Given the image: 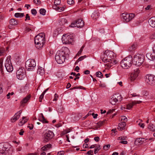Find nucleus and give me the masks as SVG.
Instances as JSON below:
<instances>
[{
	"label": "nucleus",
	"mask_w": 155,
	"mask_h": 155,
	"mask_svg": "<svg viewBox=\"0 0 155 155\" xmlns=\"http://www.w3.org/2000/svg\"><path fill=\"white\" fill-rule=\"evenodd\" d=\"M70 52L69 49L67 47H64L62 50L57 51L55 56L56 61L59 64H62L66 58L69 57Z\"/></svg>",
	"instance_id": "f257e3e1"
},
{
	"label": "nucleus",
	"mask_w": 155,
	"mask_h": 155,
	"mask_svg": "<svg viewBox=\"0 0 155 155\" xmlns=\"http://www.w3.org/2000/svg\"><path fill=\"white\" fill-rule=\"evenodd\" d=\"M45 34L44 33H39L35 36V43L38 49L43 47L45 42Z\"/></svg>",
	"instance_id": "f03ea898"
},
{
	"label": "nucleus",
	"mask_w": 155,
	"mask_h": 155,
	"mask_svg": "<svg viewBox=\"0 0 155 155\" xmlns=\"http://www.w3.org/2000/svg\"><path fill=\"white\" fill-rule=\"evenodd\" d=\"M132 61V56L129 55L122 60L120 63L121 66L123 68L128 69L131 66Z\"/></svg>",
	"instance_id": "7ed1b4c3"
},
{
	"label": "nucleus",
	"mask_w": 155,
	"mask_h": 155,
	"mask_svg": "<svg viewBox=\"0 0 155 155\" xmlns=\"http://www.w3.org/2000/svg\"><path fill=\"white\" fill-rule=\"evenodd\" d=\"M7 145L0 143V155H12L13 151L12 148H9Z\"/></svg>",
	"instance_id": "20e7f679"
},
{
	"label": "nucleus",
	"mask_w": 155,
	"mask_h": 155,
	"mask_svg": "<svg viewBox=\"0 0 155 155\" xmlns=\"http://www.w3.org/2000/svg\"><path fill=\"white\" fill-rule=\"evenodd\" d=\"M145 57L142 54H135L133 58V62L136 65L140 66L143 63Z\"/></svg>",
	"instance_id": "39448f33"
},
{
	"label": "nucleus",
	"mask_w": 155,
	"mask_h": 155,
	"mask_svg": "<svg viewBox=\"0 0 155 155\" xmlns=\"http://www.w3.org/2000/svg\"><path fill=\"white\" fill-rule=\"evenodd\" d=\"M122 100V97L119 94H115L110 97V103L112 105H115L120 102Z\"/></svg>",
	"instance_id": "423d86ee"
},
{
	"label": "nucleus",
	"mask_w": 155,
	"mask_h": 155,
	"mask_svg": "<svg viewBox=\"0 0 155 155\" xmlns=\"http://www.w3.org/2000/svg\"><path fill=\"white\" fill-rule=\"evenodd\" d=\"M74 38L71 35L64 34L62 38V41L63 44H69L71 43L73 41Z\"/></svg>",
	"instance_id": "0eeeda50"
},
{
	"label": "nucleus",
	"mask_w": 155,
	"mask_h": 155,
	"mask_svg": "<svg viewBox=\"0 0 155 155\" xmlns=\"http://www.w3.org/2000/svg\"><path fill=\"white\" fill-rule=\"evenodd\" d=\"M36 66L35 62L34 59H29L25 62V66L27 70L32 71Z\"/></svg>",
	"instance_id": "6e6552de"
},
{
	"label": "nucleus",
	"mask_w": 155,
	"mask_h": 155,
	"mask_svg": "<svg viewBox=\"0 0 155 155\" xmlns=\"http://www.w3.org/2000/svg\"><path fill=\"white\" fill-rule=\"evenodd\" d=\"M145 81L149 85H155V76L150 74L147 75L145 77Z\"/></svg>",
	"instance_id": "1a4fd4ad"
},
{
	"label": "nucleus",
	"mask_w": 155,
	"mask_h": 155,
	"mask_svg": "<svg viewBox=\"0 0 155 155\" xmlns=\"http://www.w3.org/2000/svg\"><path fill=\"white\" fill-rule=\"evenodd\" d=\"M16 74L18 79L20 80L23 79L26 76L25 70L23 68H19L17 71Z\"/></svg>",
	"instance_id": "9d476101"
},
{
	"label": "nucleus",
	"mask_w": 155,
	"mask_h": 155,
	"mask_svg": "<svg viewBox=\"0 0 155 155\" xmlns=\"http://www.w3.org/2000/svg\"><path fill=\"white\" fill-rule=\"evenodd\" d=\"M10 58V56H8L7 58L5 64L6 69L8 72H12L13 69V67L11 63Z\"/></svg>",
	"instance_id": "9b49d317"
},
{
	"label": "nucleus",
	"mask_w": 155,
	"mask_h": 155,
	"mask_svg": "<svg viewBox=\"0 0 155 155\" xmlns=\"http://www.w3.org/2000/svg\"><path fill=\"white\" fill-rule=\"evenodd\" d=\"M122 15L124 21L126 22L130 21L134 17L135 15L133 13L129 14L127 13H123Z\"/></svg>",
	"instance_id": "f8f14e48"
},
{
	"label": "nucleus",
	"mask_w": 155,
	"mask_h": 155,
	"mask_svg": "<svg viewBox=\"0 0 155 155\" xmlns=\"http://www.w3.org/2000/svg\"><path fill=\"white\" fill-rule=\"evenodd\" d=\"M54 133L51 131H47L43 135L44 141V142H47L54 137Z\"/></svg>",
	"instance_id": "ddd939ff"
},
{
	"label": "nucleus",
	"mask_w": 155,
	"mask_h": 155,
	"mask_svg": "<svg viewBox=\"0 0 155 155\" xmlns=\"http://www.w3.org/2000/svg\"><path fill=\"white\" fill-rule=\"evenodd\" d=\"M114 57V53L112 51L107 50V61H113L114 63L116 64L117 61L115 60Z\"/></svg>",
	"instance_id": "4468645a"
},
{
	"label": "nucleus",
	"mask_w": 155,
	"mask_h": 155,
	"mask_svg": "<svg viewBox=\"0 0 155 155\" xmlns=\"http://www.w3.org/2000/svg\"><path fill=\"white\" fill-rule=\"evenodd\" d=\"M21 113L22 111L20 110L17 113H16L13 118L11 119V122H14L16 121L19 118Z\"/></svg>",
	"instance_id": "2eb2a0df"
},
{
	"label": "nucleus",
	"mask_w": 155,
	"mask_h": 155,
	"mask_svg": "<svg viewBox=\"0 0 155 155\" xmlns=\"http://www.w3.org/2000/svg\"><path fill=\"white\" fill-rule=\"evenodd\" d=\"M142 102L141 101H134L132 103L128 104L127 106V109H130L133 106L136 104H139Z\"/></svg>",
	"instance_id": "dca6fc26"
},
{
	"label": "nucleus",
	"mask_w": 155,
	"mask_h": 155,
	"mask_svg": "<svg viewBox=\"0 0 155 155\" xmlns=\"http://www.w3.org/2000/svg\"><path fill=\"white\" fill-rule=\"evenodd\" d=\"M150 25L152 27L155 28V17L150 18L148 21Z\"/></svg>",
	"instance_id": "f3484780"
},
{
	"label": "nucleus",
	"mask_w": 155,
	"mask_h": 155,
	"mask_svg": "<svg viewBox=\"0 0 155 155\" xmlns=\"http://www.w3.org/2000/svg\"><path fill=\"white\" fill-rule=\"evenodd\" d=\"M31 96L30 95H27L25 97L21 102V105L24 106V104L27 103L28 101L30 99Z\"/></svg>",
	"instance_id": "a211bd4d"
},
{
	"label": "nucleus",
	"mask_w": 155,
	"mask_h": 155,
	"mask_svg": "<svg viewBox=\"0 0 155 155\" xmlns=\"http://www.w3.org/2000/svg\"><path fill=\"white\" fill-rule=\"evenodd\" d=\"M77 25V27L81 28L84 25V22L81 19H78L76 21Z\"/></svg>",
	"instance_id": "6ab92c4d"
},
{
	"label": "nucleus",
	"mask_w": 155,
	"mask_h": 155,
	"mask_svg": "<svg viewBox=\"0 0 155 155\" xmlns=\"http://www.w3.org/2000/svg\"><path fill=\"white\" fill-rule=\"evenodd\" d=\"M53 8L56 10L61 12L63 11L66 8V6L64 5L62 7L56 6H53Z\"/></svg>",
	"instance_id": "aec40b11"
},
{
	"label": "nucleus",
	"mask_w": 155,
	"mask_h": 155,
	"mask_svg": "<svg viewBox=\"0 0 155 155\" xmlns=\"http://www.w3.org/2000/svg\"><path fill=\"white\" fill-rule=\"evenodd\" d=\"M146 56L150 60H155V52H153L151 54L147 53L146 54Z\"/></svg>",
	"instance_id": "412c9836"
},
{
	"label": "nucleus",
	"mask_w": 155,
	"mask_h": 155,
	"mask_svg": "<svg viewBox=\"0 0 155 155\" xmlns=\"http://www.w3.org/2000/svg\"><path fill=\"white\" fill-rule=\"evenodd\" d=\"M147 140V139H145V138H137L136 140L135 141V143L137 144L138 143H138L140 144H142L143 143H145V141Z\"/></svg>",
	"instance_id": "4be33fe9"
},
{
	"label": "nucleus",
	"mask_w": 155,
	"mask_h": 155,
	"mask_svg": "<svg viewBox=\"0 0 155 155\" xmlns=\"http://www.w3.org/2000/svg\"><path fill=\"white\" fill-rule=\"evenodd\" d=\"M52 147L51 144L49 143L48 144L42 147L41 148V150L42 151H46L51 148Z\"/></svg>",
	"instance_id": "5701e85b"
},
{
	"label": "nucleus",
	"mask_w": 155,
	"mask_h": 155,
	"mask_svg": "<svg viewBox=\"0 0 155 155\" xmlns=\"http://www.w3.org/2000/svg\"><path fill=\"white\" fill-rule=\"evenodd\" d=\"M126 125V123L123 122V121H122V122L119 124L117 129L119 130H123L124 129Z\"/></svg>",
	"instance_id": "b1692460"
},
{
	"label": "nucleus",
	"mask_w": 155,
	"mask_h": 155,
	"mask_svg": "<svg viewBox=\"0 0 155 155\" xmlns=\"http://www.w3.org/2000/svg\"><path fill=\"white\" fill-rule=\"evenodd\" d=\"M37 73L40 75L42 76L45 73L44 69L40 67H38L37 70Z\"/></svg>",
	"instance_id": "393cba45"
},
{
	"label": "nucleus",
	"mask_w": 155,
	"mask_h": 155,
	"mask_svg": "<svg viewBox=\"0 0 155 155\" xmlns=\"http://www.w3.org/2000/svg\"><path fill=\"white\" fill-rule=\"evenodd\" d=\"M22 120H21L18 123V125L20 126H22L26 123L27 121V119L26 117H23L22 118Z\"/></svg>",
	"instance_id": "a878e982"
},
{
	"label": "nucleus",
	"mask_w": 155,
	"mask_h": 155,
	"mask_svg": "<svg viewBox=\"0 0 155 155\" xmlns=\"http://www.w3.org/2000/svg\"><path fill=\"white\" fill-rule=\"evenodd\" d=\"M99 16V13L97 12H94L91 15V17L93 19L96 20Z\"/></svg>",
	"instance_id": "bb28decb"
},
{
	"label": "nucleus",
	"mask_w": 155,
	"mask_h": 155,
	"mask_svg": "<svg viewBox=\"0 0 155 155\" xmlns=\"http://www.w3.org/2000/svg\"><path fill=\"white\" fill-rule=\"evenodd\" d=\"M137 48V44L136 43H134L131 45L129 49V50L132 51L135 50Z\"/></svg>",
	"instance_id": "cd10ccee"
},
{
	"label": "nucleus",
	"mask_w": 155,
	"mask_h": 155,
	"mask_svg": "<svg viewBox=\"0 0 155 155\" xmlns=\"http://www.w3.org/2000/svg\"><path fill=\"white\" fill-rule=\"evenodd\" d=\"M9 23L12 25H17V21L15 19H12L9 21Z\"/></svg>",
	"instance_id": "c85d7f7f"
},
{
	"label": "nucleus",
	"mask_w": 155,
	"mask_h": 155,
	"mask_svg": "<svg viewBox=\"0 0 155 155\" xmlns=\"http://www.w3.org/2000/svg\"><path fill=\"white\" fill-rule=\"evenodd\" d=\"M113 61L108 60L107 61V69L110 68L114 64H115Z\"/></svg>",
	"instance_id": "c756f323"
},
{
	"label": "nucleus",
	"mask_w": 155,
	"mask_h": 155,
	"mask_svg": "<svg viewBox=\"0 0 155 155\" xmlns=\"http://www.w3.org/2000/svg\"><path fill=\"white\" fill-rule=\"evenodd\" d=\"M106 119L103 120L102 121H99L97 123V125L98 127H100L101 126L104 125L106 123Z\"/></svg>",
	"instance_id": "7c9ffc66"
},
{
	"label": "nucleus",
	"mask_w": 155,
	"mask_h": 155,
	"mask_svg": "<svg viewBox=\"0 0 155 155\" xmlns=\"http://www.w3.org/2000/svg\"><path fill=\"white\" fill-rule=\"evenodd\" d=\"M25 16L24 13H16L15 14L14 16L16 18H22Z\"/></svg>",
	"instance_id": "2f4dec72"
},
{
	"label": "nucleus",
	"mask_w": 155,
	"mask_h": 155,
	"mask_svg": "<svg viewBox=\"0 0 155 155\" xmlns=\"http://www.w3.org/2000/svg\"><path fill=\"white\" fill-rule=\"evenodd\" d=\"M41 117L39 119V120L42 122L43 123H47L48 122L45 120L42 114H41Z\"/></svg>",
	"instance_id": "473e14b6"
},
{
	"label": "nucleus",
	"mask_w": 155,
	"mask_h": 155,
	"mask_svg": "<svg viewBox=\"0 0 155 155\" xmlns=\"http://www.w3.org/2000/svg\"><path fill=\"white\" fill-rule=\"evenodd\" d=\"M148 128L151 131H155V126L153 124H149L148 126Z\"/></svg>",
	"instance_id": "72a5a7b5"
},
{
	"label": "nucleus",
	"mask_w": 155,
	"mask_h": 155,
	"mask_svg": "<svg viewBox=\"0 0 155 155\" xmlns=\"http://www.w3.org/2000/svg\"><path fill=\"white\" fill-rule=\"evenodd\" d=\"M3 59L2 58L0 59V71L2 74L4 73L3 71L2 70V67L3 66Z\"/></svg>",
	"instance_id": "f704fd0d"
},
{
	"label": "nucleus",
	"mask_w": 155,
	"mask_h": 155,
	"mask_svg": "<svg viewBox=\"0 0 155 155\" xmlns=\"http://www.w3.org/2000/svg\"><path fill=\"white\" fill-rule=\"evenodd\" d=\"M140 73V71L139 69L136 68L134 70L132 73L133 74L136 75L138 77Z\"/></svg>",
	"instance_id": "c9c22d12"
},
{
	"label": "nucleus",
	"mask_w": 155,
	"mask_h": 155,
	"mask_svg": "<svg viewBox=\"0 0 155 155\" xmlns=\"http://www.w3.org/2000/svg\"><path fill=\"white\" fill-rule=\"evenodd\" d=\"M137 77L136 75L132 73L130 76V80L132 81H134L136 79Z\"/></svg>",
	"instance_id": "e433bc0d"
},
{
	"label": "nucleus",
	"mask_w": 155,
	"mask_h": 155,
	"mask_svg": "<svg viewBox=\"0 0 155 155\" xmlns=\"http://www.w3.org/2000/svg\"><path fill=\"white\" fill-rule=\"evenodd\" d=\"M105 52H106V51ZM105 52L104 53L103 55L101 56V59L102 61L104 62H106L107 61V58L105 57Z\"/></svg>",
	"instance_id": "4c0bfd02"
},
{
	"label": "nucleus",
	"mask_w": 155,
	"mask_h": 155,
	"mask_svg": "<svg viewBox=\"0 0 155 155\" xmlns=\"http://www.w3.org/2000/svg\"><path fill=\"white\" fill-rule=\"evenodd\" d=\"M5 52V50L3 48L1 47L0 48V56L4 55Z\"/></svg>",
	"instance_id": "58836bf2"
},
{
	"label": "nucleus",
	"mask_w": 155,
	"mask_h": 155,
	"mask_svg": "<svg viewBox=\"0 0 155 155\" xmlns=\"http://www.w3.org/2000/svg\"><path fill=\"white\" fill-rule=\"evenodd\" d=\"M139 122V123L138 124V125L140 127L143 128H144V124L143 123H141V122H143V121L142 120H139L138 121H137V122Z\"/></svg>",
	"instance_id": "ea45409f"
},
{
	"label": "nucleus",
	"mask_w": 155,
	"mask_h": 155,
	"mask_svg": "<svg viewBox=\"0 0 155 155\" xmlns=\"http://www.w3.org/2000/svg\"><path fill=\"white\" fill-rule=\"evenodd\" d=\"M39 12L40 14L45 15L46 13V10L44 8H41L39 10Z\"/></svg>",
	"instance_id": "a19ab883"
},
{
	"label": "nucleus",
	"mask_w": 155,
	"mask_h": 155,
	"mask_svg": "<svg viewBox=\"0 0 155 155\" xmlns=\"http://www.w3.org/2000/svg\"><path fill=\"white\" fill-rule=\"evenodd\" d=\"M60 0H55L54 2V6H58L61 3Z\"/></svg>",
	"instance_id": "79ce46f5"
},
{
	"label": "nucleus",
	"mask_w": 155,
	"mask_h": 155,
	"mask_svg": "<svg viewBox=\"0 0 155 155\" xmlns=\"http://www.w3.org/2000/svg\"><path fill=\"white\" fill-rule=\"evenodd\" d=\"M48 88L43 91V93L40 96V97H39L40 99H43L45 94L48 91Z\"/></svg>",
	"instance_id": "37998d69"
},
{
	"label": "nucleus",
	"mask_w": 155,
	"mask_h": 155,
	"mask_svg": "<svg viewBox=\"0 0 155 155\" xmlns=\"http://www.w3.org/2000/svg\"><path fill=\"white\" fill-rule=\"evenodd\" d=\"M96 75L97 77L99 78H102L103 76V74L101 72H97L96 73Z\"/></svg>",
	"instance_id": "c03bdc74"
},
{
	"label": "nucleus",
	"mask_w": 155,
	"mask_h": 155,
	"mask_svg": "<svg viewBox=\"0 0 155 155\" xmlns=\"http://www.w3.org/2000/svg\"><path fill=\"white\" fill-rule=\"evenodd\" d=\"M84 45H83L81 49H80V50L78 51V53L77 54V55L79 56L81 54V53H82L83 49L84 48Z\"/></svg>",
	"instance_id": "a18cd8bd"
},
{
	"label": "nucleus",
	"mask_w": 155,
	"mask_h": 155,
	"mask_svg": "<svg viewBox=\"0 0 155 155\" xmlns=\"http://www.w3.org/2000/svg\"><path fill=\"white\" fill-rule=\"evenodd\" d=\"M123 122H125V123L127 121V118L124 116H122L121 117V121H123Z\"/></svg>",
	"instance_id": "49530a36"
},
{
	"label": "nucleus",
	"mask_w": 155,
	"mask_h": 155,
	"mask_svg": "<svg viewBox=\"0 0 155 155\" xmlns=\"http://www.w3.org/2000/svg\"><path fill=\"white\" fill-rule=\"evenodd\" d=\"M72 119L74 121L78 120H79V117H78L77 115H75L74 116L72 117Z\"/></svg>",
	"instance_id": "de8ad7c7"
},
{
	"label": "nucleus",
	"mask_w": 155,
	"mask_h": 155,
	"mask_svg": "<svg viewBox=\"0 0 155 155\" xmlns=\"http://www.w3.org/2000/svg\"><path fill=\"white\" fill-rule=\"evenodd\" d=\"M59 97L58 95L56 93H55L54 95V98L53 101H56Z\"/></svg>",
	"instance_id": "09e8293b"
},
{
	"label": "nucleus",
	"mask_w": 155,
	"mask_h": 155,
	"mask_svg": "<svg viewBox=\"0 0 155 155\" xmlns=\"http://www.w3.org/2000/svg\"><path fill=\"white\" fill-rule=\"evenodd\" d=\"M60 108H59L58 109V112L60 113H62L64 110V108L63 107H60Z\"/></svg>",
	"instance_id": "8fccbe9b"
},
{
	"label": "nucleus",
	"mask_w": 155,
	"mask_h": 155,
	"mask_svg": "<svg viewBox=\"0 0 155 155\" xmlns=\"http://www.w3.org/2000/svg\"><path fill=\"white\" fill-rule=\"evenodd\" d=\"M69 26L70 27H72V28L76 27H77V23H76V22H72L71 24V25H69Z\"/></svg>",
	"instance_id": "3c124183"
},
{
	"label": "nucleus",
	"mask_w": 155,
	"mask_h": 155,
	"mask_svg": "<svg viewBox=\"0 0 155 155\" xmlns=\"http://www.w3.org/2000/svg\"><path fill=\"white\" fill-rule=\"evenodd\" d=\"M78 88H80L81 89H85L82 86H80V87H74L72 88H71V90H74V89H78Z\"/></svg>",
	"instance_id": "603ef678"
},
{
	"label": "nucleus",
	"mask_w": 155,
	"mask_h": 155,
	"mask_svg": "<svg viewBox=\"0 0 155 155\" xmlns=\"http://www.w3.org/2000/svg\"><path fill=\"white\" fill-rule=\"evenodd\" d=\"M31 12L32 15H35L37 14V11L35 9H33L31 10Z\"/></svg>",
	"instance_id": "864d4df0"
},
{
	"label": "nucleus",
	"mask_w": 155,
	"mask_h": 155,
	"mask_svg": "<svg viewBox=\"0 0 155 155\" xmlns=\"http://www.w3.org/2000/svg\"><path fill=\"white\" fill-rule=\"evenodd\" d=\"M14 94V93L13 92H12L11 93H8V94H7V99H9L10 98V95H12Z\"/></svg>",
	"instance_id": "5fc2aeb1"
},
{
	"label": "nucleus",
	"mask_w": 155,
	"mask_h": 155,
	"mask_svg": "<svg viewBox=\"0 0 155 155\" xmlns=\"http://www.w3.org/2000/svg\"><path fill=\"white\" fill-rule=\"evenodd\" d=\"M30 20V17L29 16V15L28 14H27L25 16V21H26L27 20Z\"/></svg>",
	"instance_id": "6e6d98bb"
},
{
	"label": "nucleus",
	"mask_w": 155,
	"mask_h": 155,
	"mask_svg": "<svg viewBox=\"0 0 155 155\" xmlns=\"http://www.w3.org/2000/svg\"><path fill=\"white\" fill-rule=\"evenodd\" d=\"M85 56H82L81 57H80L77 60V61L79 62V61H81L84 58H85Z\"/></svg>",
	"instance_id": "4d7b16f0"
},
{
	"label": "nucleus",
	"mask_w": 155,
	"mask_h": 155,
	"mask_svg": "<svg viewBox=\"0 0 155 155\" xmlns=\"http://www.w3.org/2000/svg\"><path fill=\"white\" fill-rule=\"evenodd\" d=\"M87 154L88 155H93V151L92 150H90L87 152Z\"/></svg>",
	"instance_id": "13d9d810"
},
{
	"label": "nucleus",
	"mask_w": 155,
	"mask_h": 155,
	"mask_svg": "<svg viewBox=\"0 0 155 155\" xmlns=\"http://www.w3.org/2000/svg\"><path fill=\"white\" fill-rule=\"evenodd\" d=\"M67 3L69 5H71L74 3V1L73 0H68Z\"/></svg>",
	"instance_id": "bf43d9fd"
},
{
	"label": "nucleus",
	"mask_w": 155,
	"mask_h": 155,
	"mask_svg": "<svg viewBox=\"0 0 155 155\" xmlns=\"http://www.w3.org/2000/svg\"><path fill=\"white\" fill-rule=\"evenodd\" d=\"M100 149V148H99L98 147L95 148L94 151V153L95 154L97 153L98 152Z\"/></svg>",
	"instance_id": "052dcab7"
},
{
	"label": "nucleus",
	"mask_w": 155,
	"mask_h": 155,
	"mask_svg": "<svg viewBox=\"0 0 155 155\" xmlns=\"http://www.w3.org/2000/svg\"><path fill=\"white\" fill-rule=\"evenodd\" d=\"M26 31L28 32H29L30 31H33L34 30V29H32V28H30L29 27H26Z\"/></svg>",
	"instance_id": "680f3d73"
},
{
	"label": "nucleus",
	"mask_w": 155,
	"mask_h": 155,
	"mask_svg": "<svg viewBox=\"0 0 155 155\" xmlns=\"http://www.w3.org/2000/svg\"><path fill=\"white\" fill-rule=\"evenodd\" d=\"M92 115L93 116V117L94 119L97 118L98 116V114H95L94 113H92Z\"/></svg>",
	"instance_id": "e2e57ef3"
},
{
	"label": "nucleus",
	"mask_w": 155,
	"mask_h": 155,
	"mask_svg": "<svg viewBox=\"0 0 155 155\" xmlns=\"http://www.w3.org/2000/svg\"><path fill=\"white\" fill-rule=\"evenodd\" d=\"M62 126V124L61 123H59L55 125L56 127L57 128L59 127Z\"/></svg>",
	"instance_id": "0e129e2a"
},
{
	"label": "nucleus",
	"mask_w": 155,
	"mask_h": 155,
	"mask_svg": "<svg viewBox=\"0 0 155 155\" xmlns=\"http://www.w3.org/2000/svg\"><path fill=\"white\" fill-rule=\"evenodd\" d=\"M64 154V152L63 151H60L58 153V155H63Z\"/></svg>",
	"instance_id": "69168bd1"
},
{
	"label": "nucleus",
	"mask_w": 155,
	"mask_h": 155,
	"mask_svg": "<svg viewBox=\"0 0 155 155\" xmlns=\"http://www.w3.org/2000/svg\"><path fill=\"white\" fill-rule=\"evenodd\" d=\"M33 126L32 124H30V125L28 126V127L29 128V129L31 130H32L33 129Z\"/></svg>",
	"instance_id": "338daca9"
},
{
	"label": "nucleus",
	"mask_w": 155,
	"mask_h": 155,
	"mask_svg": "<svg viewBox=\"0 0 155 155\" xmlns=\"http://www.w3.org/2000/svg\"><path fill=\"white\" fill-rule=\"evenodd\" d=\"M150 38L151 39H154L155 38V33L152 34L151 35Z\"/></svg>",
	"instance_id": "774afa93"
}]
</instances>
